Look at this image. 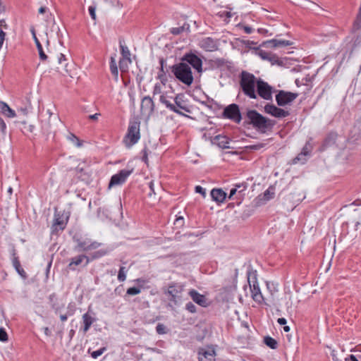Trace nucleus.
Listing matches in <instances>:
<instances>
[{"label": "nucleus", "instance_id": "f257e3e1", "mask_svg": "<svg viewBox=\"0 0 361 361\" xmlns=\"http://www.w3.org/2000/svg\"><path fill=\"white\" fill-rule=\"evenodd\" d=\"M54 108L52 106V108L43 109L39 114L41 132L47 139L51 134L54 133V126L61 122L59 116L54 112Z\"/></svg>", "mask_w": 361, "mask_h": 361}, {"label": "nucleus", "instance_id": "f03ea898", "mask_svg": "<svg viewBox=\"0 0 361 361\" xmlns=\"http://www.w3.org/2000/svg\"><path fill=\"white\" fill-rule=\"evenodd\" d=\"M246 118L247 123L261 133H266L267 130L271 129L274 126V122L259 113L256 110H249L247 112Z\"/></svg>", "mask_w": 361, "mask_h": 361}, {"label": "nucleus", "instance_id": "7ed1b4c3", "mask_svg": "<svg viewBox=\"0 0 361 361\" xmlns=\"http://www.w3.org/2000/svg\"><path fill=\"white\" fill-rule=\"evenodd\" d=\"M240 87L245 95L250 99H257L255 88L257 85L258 79L252 74L243 71L240 74Z\"/></svg>", "mask_w": 361, "mask_h": 361}, {"label": "nucleus", "instance_id": "20e7f679", "mask_svg": "<svg viewBox=\"0 0 361 361\" xmlns=\"http://www.w3.org/2000/svg\"><path fill=\"white\" fill-rule=\"evenodd\" d=\"M175 77L182 83L190 86L193 82V75L190 66L186 63H179L171 66Z\"/></svg>", "mask_w": 361, "mask_h": 361}, {"label": "nucleus", "instance_id": "39448f33", "mask_svg": "<svg viewBox=\"0 0 361 361\" xmlns=\"http://www.w3.org/2000/svg\"><path fill=\"white\" fill-rule=\"evenodd\" d=\"M140 139V123L137 121L129 123L128 131L123 138V143L127 148H130Z\"/></svg>", "mask_w": 361, "mask_h": 361}, {"label": "nucleus", "instance_id": "423d86ee", "mask_svg": "<svg viewBox=\"0 0 361 361\" xmlns=\"http://www.w3.org/2000/svg\"><path fill=\"white\" fill-rule=\"evenodd\" d=\"M222 116L224 118L230 119L236 123H240L242 119L239 106L236 104L227 106L224 109Z\"/></svg>", "mask_w": 361, "mask_h": 361}, {"label": "nucleus", "instance_id": "0eeeda50", "mask_svg": "<svg viewBox=\"0 0 361 361\" xmlns=\"http://www.w3.org/2000/svg\"><path fill=\"white\" fill-rule=\"evenodd\" d=\"M247 281L251 290L252 299L259 304L262 303L263 301V296L260 291L255 274H253L252 276L249 274Z\"/></svg>", "mask_w": 361, "mask_h": 361}, {"label": "nucleus", "instance_id": "6e6552de", "mask_svg": "<svg viewBox=\"0 0 361 361\" xmlns=\"http://www.w3.org/2000/svg\"><path fill=\"white\" fill-rule=\"evenodd\" d=\"M257 95L258 94L264 100L272 99V87L262 79H258L257 85Z\"/></svg>", "mask_w": 361, "mask_h": 361}, {"label": "nucleus", "instance_id": "1a4fd4ad", "mask_svg": "<svg viewBox=\"0 0 361 361\" xmlns=\"http://www.w3.org/2000/svg\"><path fill=\"white\" fill-rule=\"evenodd\" d=\"M298 93L279 90L278 94L276 95V101L279 106H283L291 103L298 97Z\"/></svg>", "mask_w": 361, "mask_h": 361}, {"label": "nucleus", "instance_id": "9d476101", "mask_svg": "<svg viewBox=\"0 0 361 361\" xmlns=\"http://www.w3.org/2000/svg\"><path fill=\"white\" fill-rule=\"evenodd\" d=\"M183 289L184 286L182 283H172L169 286L168 290L165 293L171 297V301L176 303L178 300L180 299Z\"/></svg>", "mask_w": 361, "mask_h": 361}, {"label": "nucleus", "instance_id": "9b49d317", "mask_svg": "<svg viewBox=\"0 0 361 361\" xmlns=\"http://www.w3.org/2000/svg\"><path fill=\"white\" fill-rule=\"evenodd\" d=\"M133 170L123 169L118 173L111 176L109 188L121 185L127 180L128 177L132 173Z\"/></svg>", "mask_w": 361, "mask_h": 361}, {"label": "nucleus", "instance_id": "f8f14e48", "mask_svg": "<svg viewBox=\"0 0 361 361\" xmlns=\"http://www.w3.org/2000/svg\"><path fill=\"white\" fill-rule=\"evenodd\" d=\"M182 60L191 65L198 73L202 71V61L197 55L186 54L183 56Z\"/></svg>", "mask_w": 361, "mask_h": 361}, {"label": "nucleus", "instance_id": "ddd939ff", "mask_svg": "<svg viewBox=\"0 0 361 361\" xmlns=\"http://www.w3.org/2000/svg\"><path fill=\"white\" fill-rule=\"evenodd\" d=\"M264 111L267 114L279 118H285L289 115L288 111L279 108L274 104L265 105Z\"/></svg>", "mask_w": 361, "mask_h": 361}, {"label": "nucleus", "instance_id": "4468645a", "mask_svg": "<svg viewBox=\"0 0 361 361\" xmlns=\"http://www.w3.org/2000/svg\"><path fill=\"white\" fill-rule=\"evenodd\" d=\"M141 112L142 114L151 115L154 110V103L149 96H145L141 101Z\"/></svg>", "mask_w": 361, "mask_h": 361}, {"label": "nucleus", "instance_id": "2eb2a0df", "mask_svg": "<svg viewBox=\"0 0 361 361\" xmlns=\"http://www.w3.org/2000/svg\"><path fill=\"white\" fill-rule=\"evenodd\" d=\"M293 44V42L289 40L286 39H273L268 41H266L263 43L264 46H266L267 47H288L291 46Z\"/></svg>", "mask_w": 361, "mask_h": 361}, {"label": "nucleus", "instance_id": "dca6fc26", "mask_svg": "<svg viewBox=\"0 0 361 361\" xmlns=\"http://www.w3.org/2000/svg\"><path fill=\"white\" fill-rule=\"evenodd\" d=\"M200 47L207 51H213L217 49V44L215 40L211 37H205L200 42Z\"/></svg>", "mask_w": 361, "mask_h": 361}, {"label": "nucleus", "instance_id": "f3484780", "mask_svg": "<svg viewBox=\"0 0 361 361\" xmlns=\"http://www.w3.org/2000/svg\"><path fill=\"white\" fill-rule=\"evenodd\" d=\"M199 361H214L215 350L214 349L204 350L201 349L199 351Z\"/></svg>", "mask_w": 361, "mask_h": 361}, {"label": "nucleus", "instance_id": "a211bd4d", "mask_svg": "<svg viewBox=\"0 0 361 361\" xmlns=\"http://www.w3.org/2000/svg\"><path fill=\"white\" fill-rule=\"evenodd\" d=\"M100 243L96 241L84 240L78 243V246L80 250L90 251L97 249L100 246Z\"/></svg>", "mask_w": 361, "mask_h": 361}, {"label": "nucleus", "instance_id": "6ab92c4d", "mask_svg": "<svg viewBox=\"0 0 361 361\" xmlns=\"http://www.w3.org/2000/svg\"><path fill=\"white\" fill-rule=\"evenodd\" d=\"M210 194L212 200L219 204L224 202L226 197V193L220 188L212 189Z\"/></svg>", "mask_w": 361, "mask_h": 361}, {"label": "nucleus", "instance_id": "aec40b11", "mask_svg": "<svg viewBox=\"0 0 361 361\" xmlns=\"http://www.w3.org/2000/svg\"><path fill=\"white\" fill-rule=\"evenodd\" d=\"M189 295L192 300L202 307L207 306V299L204 295L199 293L197 290L192 289L189 292Z\"/></svg>", "mask_w": 361, "mask_h": 361}, {"label": "nucleus", "instance_id": "412c9836", "mask_svg": "<svg viewBox=\"0 0 361 361\" xmlns=\"http://www.w3.org/2000/svg\"><path fill=\"white\" fill-rule=\"evenodd\" d=\"M159 101L161 104L165 105V106L167 109H169V110H171V111L175 112L179 115L185 116V114L183 113H182L181 111H180L179 109H178L176 108V106L173 103H172L170 100H169L168 98L166 97V96H165L164 94H161L160 96Z\"/></svg>", "mask_w": 361, "mask_h": 361}, {"label": "nucleus", "instance_id": "4be33fe9", "mask_svg": "<svg viewBox=\"0 0 361 361\" xmlns=\"http://www.w3.org/2000/svg\"><path fill=\"white\" fill-rule=\"evenodd\" d=\"M93 313L91 314L89 312L85 313L82 315V322H83V332L86 333L92 326V324L96 321V318L93 317Z\"/></svg>", "mask_w": 361, "mask_h": 361}, {"label": "nucleus", "instance_id": "5701e85b", "mask_svg": "<svg viewBox=\"0 0 361 361\" xmlns=\"http://www.w3.org/2000/svg\"><path fill=\"white\" fill-rule=\"evenodd\" d=\"M31 32H32V37H33V39H34V41L36 44V47H37V51H38V53H39V59L41 61H44L47 59V56L46 55V54L44 53V50H43V48H42V46L40 43V42L39 41V39H37V36H36V34H35V31L34 30V28H32L31 30Z\"/></svg>", "mask_w": 361, "mask_h": 361}, {"label": "nucleus", "instance_id": "b1692460", "mask_svg": "<svg viewBox=\"0 0 361 361\" xmlns=\"http://www.w3.org/2000/svg\"><path fill=\"white\" fill-rule=\"evenodd\" d=\"M85 259V266L87 265L90 262L89 258L85 255H78L76 257H74L71 259L70 264H68V267L70 269H74L73 267V265L78 266L80 265L83 260Z\"/></svg>", "mask_w": 361, "mask_h": 361}, {"label": "nucleus", "instance_id": "393cba45", "mask_svg": "<svg viewBox=\"0 0 361 361\" xmlns=\"http://www.w3.org/2000/svg\"><path fill=\"white\" fill-rule=\"evenodd\" d=\"M214 140L217 142V145L222 149H228L230 148L229 143L230 140L226 136L223 135H216Z\"/></svg>", "mask_w": 361, "mask_h": 361}, {"label": "nucleus", "instance_id": "a878e982", "mask_svg": "<svg viewBox=\"0 0 361 361\" xmlns=\"http://www.w3.org/2000/svg\"><path fill=\"white\" fill-rule=\"evenodd\" d=\"M8 25L4 19L0 20V50L1 49L6 38V32L4 30H7Z\"/></svg>", "mask_w": 361, "mask_h": 361}, {"label": "nucleus", "instance_id": "bb28decb", "mask_svg": "<svg viewBox=\"0 0 361 361\" xmlns=\"http://www.w3.org/2000/svg\"><path fill=\"white\" fill-rule=\"evenodd\" d=\"M0 109L1 113L4 114L8 118H13L16 116L15 111L13 109H11L7 104L4 102H1Z\"/></svg>", "mask_w": 361, "mask_h": 361}, {"label": "nucleus", "instance_id": "cd10ccee", "mask_svg": "<svg viewBox=\"0 0 361 361\" xmlns=\"http://www.w3.org/2000/svg\"><path fill=\"white\" fill-rule=\"evenodd\" d=\"M120 44V48H121V53L122 54L123 59L124 60H127L129 63H131L130 59V52L128 49V47L123 44L122 41H119Z\"/></svg>", "mask_w": 361, "mask_h": 361}, {"label": "nucleus", "instance_id": "c85d7f7f", "mask_svg": "<svg viewBox=\"0 0 361 361\" xmlns=\"http://www.w3.org/2000/svg\"><path fill=\"white\" fill-rule=\"evenodd\" d=\"M66 139L77 147H80L82 145V142L72 133L68 134Z\"/></svg>", "mask_w": 361, "mask_h": 361}, {"label": "nucleus", "instance_id": "c756f323", "mask_svg": "<svg viewBox=\"0 0 361 361\" xmlns=\"http://www.w3.org/2000/svg\"><path fill=\"white\" fill-rule=\"evenodd\" d=\"M13 266L16 270V271L22 276H25V271L23 270V269L21 267L20 261L17 257H14L13 259Z\"/></svg>", "mask_w": 361, "mask_h": 361}, {"label": "nucleus", "instance_id": "7c9ffc66", "mask_svg": "<svg viewBox=\"0 0 361 361\" xmlns=\"http://www.w3.org/2000/svg\"><path fill=\"white\" fill-rule=\"evenodd\" d=\"M23 127L21 130L24 134L32 133L35 131V126L32 124H27L25 121L21 122Z\"/></svg>", "mask_w": 361, "mask_h": 361}, {"label": "nucleus", "instance_id": "2f4dec72", "mask_svg": "<svg viewBox=\"0 0 361 361\" xmlns=\"http://www.w3.org/2000/svg\"><path fill=\"white\" fill-rule=\"evenodd\" d=\"M110 71L112 75L115 76L116 78H118V68L116 62V59L114 56L111 57V61H110Z\"/></svg>", "mask_w": 361, "mask_h": 361}, {"label": "nucleus", "instance_id": "473e14b6", "mask_svg": "<svg viewBox=\"0 0 361 361\" xmlns=\"http://www.w3.org/2000/svg\"><path fill=\"white\" fill-rule=\"evenodd\" d=\"M264 343L267 346H269L270 348L276 349L277 348L278 343H277V341L274 338H273L270 336H266V337H264Z\"/></svg>", "mask_w": 361, "mask_h": 361}, {"label": "nucleus", "instance_id": "72a5a7b5", "mask_svg": "<svg viewBox=\"0 0 361 361\" xmlns=\"http://www.w3.org/2000/svg\"><path fill=\"white\" fill-rule=\"evenodd\" d=\"M174 104L176 106V108L178 109H183L187 112H189V109H188V107H186L185 106H184L183 104V100L181 99V97L180 95H177L175 98H174Z\"/></svg>", "mask_w": 361, "mask_h": 361}, {"label": "nucleus", "instance_id": "f704fd0d", "mask_svg": "<svg viewBox=\"0 0 361 361\" xmlns=\"http://www.w3.org/2000/svg\"><path fill=\"white\" fill-rule=\"evenodd\" d=\"M308 154L309 152L307 149V146H305L303 148L302 152L293 159V162L297 163L299 161H302V163H304L305 160V157H306Z\"/></svg>", "mask_w": 361, "mask_h": 361}, {"label": "nucleus", "instance_id": "c9c22d12", "mask_svg": "<svg viewBox=\"0 0 361 361\" xmlns=\"http://www.w3.org/2000/svg\"><path fill=\"white\" fill-rule=\"evenodd\" d=\"M31 104L30 101H27L26 104L24 106H20L18 109V113H20L23 115H27L31 110Z\"/></svg>", "mask_w": 361, "mask_h": 361}, {"label": "nucleus", "instance_id": "e433bc0d", "mask_svg": "<svg viewBox=\"0 0 361 361\" xmlns=\"http://www.w3.org/2000/svg\"><path fill=\"white\" fill-rule=\"evenodd\" d=\"M126 269L124 267H121L118 274V280L123 282L126 279Z\"/></svg>", "mask_w": 361, "mask_h": 361}, {"label": "nucleus", "instance_id": "4c0bfd02", "mask_svg": "<svg viewBox=\"0 0 361 361\" xmlns=\"http://www.w3.org/2000/svg\"><path fill=\"white\" fill-rule=\"evenodd\" d=\"M66 222L60 217H56L54 223V226H56V229L59 227L61 230L65 228Z\"/></svg>", "mask_w": 361, "mask_h": 361}, {"label": "nucleus", "instance_id": "58836bf2", "mask_svg": "<svg viewBox=\"0 0 361 361\" xmlns=\"http://www.w3.org/2000/svg\"><path fill=\"white\" fill-rule=\"evenodd\" d=\"M273 195H274V193H270V191L269 190H267L264 191V192L263 193L262 197H261V195L258 197L259 200H263L264 202H266L267 201L269 200L270 199H271L273 197Z\"/></svg>", "mask_w": 361, "mask_h": 361}, {"label": "nucleus", "instance_id": "ea45409f", "mask_svg": "<svg viewBox=\"0 0 361 361\" xmlns=\"http://www.w3.org/2000/svg\"><path fill=\"white\" fill-rule=\"evenodd\" d=\"M257 54L263 60H268L271 53L264 51L262 49H257Z\"/></svg>", "mask_w": 361, "mask_h": 361}, {"label": "nucleus", "instance_id": "a19ab883", "mask_svg": "<svg viewBox=\"0 0 361 361\" xmlns=\"http://www.w3.org/2000/svg\"><path fill=\"white\" fill-rule=\"evenodd\" d=\"M141 289L137 287H130L127 289L126 293L129 295H135L140 293Z\"/></svg>", "mask_w": 361, "mask_h": 361}, {"label": "nucleus", "instance_id": "79ce46f5", "mask_svg": "<svg viewBox=\"0 0 361 361\" xmlns=\"http://www.w3.org/2000/svg\"><path fill=\"white\" fill-rule=\"evenodd\" d=\"M241 187H243V188L241 190H239V192H242V191H243V190H245V188H246V186H245V185H235V188H232V189L230 190V194H229L228 198H229V199L232 198V197H233V196L236 193V192H237V190H238V188H241Z\"/></svg>", "mask_w": 361, "mask_h": 361}, {"label": "nucleus", "instance_id": "37998d69", "mask_svg": "<svg viewBox=\"0 0 361 361\" xmlns=\"http://www.w3.org/2000/svg\"><path fill=\"white\" fill-rule=\"evenodd\" d=\"M106 350V348L105 347H103L97 350L93 351L91 353V357L94 359H96L100 355H102Z\"/></svg>", "mask_w": 361, "mask_h": 361}, {"label": "nucleus", "instance_id": "c03bdc74", "mask_svg": "<svg viewBox=\"0 0 361 361\" xmlns=\"http://www.w3.org/2000/svg\"><path fill=\"white\" fill-rule=\"evenodd\" d=\"M336 138V135L335 133H330L324 141L325 145H329L331 143H334Z\"/></svg>", "mask_w": 361, "mask_h": 361}, {"label": "nucleus", "instance_id": "a18cd8bd", "mask_svg": "<svg viewBox=\"0 0 361 361\" xmlns=\"http://www.w3.org/2000/svg\"><path fill=\"white\" fill-rule=\"evenodd\" d=\"M128 61L124 59H120L119 61V68L122 72H125L128 69Z\"/></svg>", "mask_w": 361, "mask_h": 361}, {"label": "nucleus", "instance_id": "49530a36", "mask_svg": "<svg viewBox=\"0 0 361 361\" xmlns=\"http://www.w3.org/2000/svg\"><path fill=\"white\" fill-rule=\"evenodd\" d=\"M265 145H266L265 143L259 142V143H257L255 145H250L247 147V148L250 149H252V150H259V149L264 147Z\"/></svg>", "mask_w": 361, "mask_h": 361}, {"label": "nucleus", "instance_id": "de8ad7c7", "mask_svg": "<svg viewBox=\"0 0 361 361\" xmlns=\"http://www.w3.org/2000/svg\"><path fill=\"white\" fill-rule=\"evenodd\" d=\"M38 12H39V13H40V14L47 13V19H48L49 18H51V17H52L51 13L49 11V9H48L46 6H41V7L39 8Z\"/></svg>", "mask_w": 361, "mask_h": 361}, {"label": "nucleus", "instance_id": "09e8293b", "mask_svg": "<svg viewBox=\"0 0 361 361\" xmlns=\"http://www.w3.org/2000/svg\"><path fill=\"white\" fill-rule=\"evenodd\" d=\"M156 331L158 334H164L166 333V326L163 324H158L156 326Z\"/></svg>", "mask_w": 361, "mask_h": 361}, {"label": "nucleus", "instance_id": "8fccbe9b", "mask_svg": "<svg viewBox=\"0 0 361 361\" xmlns=\"http://www.w3.org/2000/svg\"><path fill=\"white\" fill-rule=\"evenodd\" d=\"M185 309L191 313L196 312V306L191 302L186 304Z\"/></svg>", "mask_w": 361, "mask_h": 361}, {"label": "nucleus", "instance_id": "3c124183", "mask_svg": "<svg viewBox=\"0 0 361 361\" xmlns=\"http://www.w3.org/2000/svg\"><path fill=\"white\" fill-rule=\"evenodd\" d=\"M0 130L2 136H5L6 133V125L2 118L0 117Z\"/></svg>", "mask_w": 361, "mask_h": 361}, {"label": "nucleus", "instance_id": "603ef678", "mask_svg": "<svg viewBox=\"0 0 361 361\" xmlns=\"http://www.w3.org/2000/svg\"><path fill=\"white\" fill-rule=\"evenodd\" d=\"M8 340V335L6 331L4 328H0V341H6Z\"/></svg>", "mask_w": 361, "mask_h": 361}, {"label": "nucleus", "instance_id": "864d4df0", "mask_svg": "<svg viewBox=\"0 0 361 361\" xmlns=\"http://www.w3.org/2000/svg\"><path fill=\"white\" fill-rule=\"evenodd\" d=\"M106 252L104 251L103 250H99L92 255V259L99 258L106 255Z\"/></svg>", "mask_w": 361, "mask_h": 361}, {"label": "nucleus", "instance_id": "5fc2aeb1", "mask_svg": "<svg viewBox=\"0 0 361 361\" xmlns=\"http://www.w3.org/2000/svg\"><path fill=\"white\" fill-rule=\"evenodd\" d=\"M96 8L93 6H90L88 8L89 13L92 18V20H96V13H95Z\"/></svg>", "mask_w": 361, "mask_h": 361}, {"label": "nucleus", "instance_id": "6e6d98bb", "mask_svg": "<svg viewBox=\"0 0 361 361\" xmlns=\"http://www.w3.org/2000/svg\"><path fill=\"white\" fill-rule=\"evenodd\" d=\"M106 2H109L111 4L112 6L121 8L122 7V4L120 3L118 0H104Z\"/></svg>", "mask_w": 361, "mask_h": 361}, {"label": "nucleus", "instance_id": "4d7b16f0", "mask_svg": "<svg viewBox=\"0 0 361 361\" xmlns=\"http://www.w3.org/2000/svg\"><path fill=\"white\" fill-rule=\"evenodd\" d=\"M267 61H270L271 64H275L279 63V59L275 54H271Z\"/></svg>", "mask_w": 361, "mask_h": 361}, {"label": "nucleus", "instance_id": "13d9d810", "mask_svg": "<svg viewBox=\"0 0 361 361\" xmlns=\"http://www.w3.org/2000/svg\"><path fill=\"white\" fill-rule=\"evenodd\" d=\"M196 192L201 194L204 197L206 196L205 189L200 185H197L195 188Z\"/></svg>", "mask_w": 361, "mask_h": 361}, {"label": "nucleus", "instance_id": "bf43d9fd", "mask_svg": "<svg viewBox=\"0 0 361 361\" xmlns=\"http://www.w3.org/2000/svg\"><path fill=\"white\" fill-rule=\"evenodd\" d=\"M161 92V86L159 84H156L154 87V89H153V94L155 95V94H160Z\"/></svg>", "mask_w": 361, "mask_h": 361}, {"label": "nucleus", "instance_id": "052dcab7", "mask_svg": "<svg viewBox=\"0 0 361 361\" xmlns=\"http://www.w3.org/2000/svg\"><path fill=\"white\" fill-rule=\"evenodd\" d=\"M183 30V28L181 27H173L171 30V32L173 35H178Z\"/></svg>", "mask_w": 361, "mask_h": 361}, {"label": "nucleus", "instance_id": "680f3d73", "mask_svg": "<svg viewBox=\"0 0 361 361\" xmlns=\"http://www.w3.org/2000/svg\"><path fill=\"white\" fill-rule=\"evenodd\" d=\"M158 78L163 84H165V82L166 81L165 73H159Z\"/></svg>", "mask_w": 361, "mask_h": 361}, {"label": "nucleus", "instance_id": "e2e57ef3", "mask_svg": "<svg viewBox=\"0 0 361 361\" xmlns=\"http://www.w3.org/2000/svg\"><path fill=\"white\" fill-rule=\"evenodd\" d=\"M66 61V56L63 54H60V55L59 56V58H58L59 63L61 64L63 61Z\"/></svg>", "mask_w": 361, "mask_h": 361}, {"label": "nucleus", "instance_id": "0e129e2a", "mask_svg": "<svg viewBox=\"0 0 361 361\" xmlns=\"http://www.w3.org/2000/svg\"><path fill=\"white\" fill-rule=\"evenodd\" d=\"M243 30L247 34H250L252 32V28L247 25L243 26Z\"/></svg>", "mask_w": 361, "mask_h": 361}, {"label": "nucleus", "instance_id": "69168bd1", "mask_svg": "<svg viewBox=\"0 0 361 361\" xmlns=\"http://www.w3.org/2000/svg\"><path fill=\"white\" fill-rule=\"evenodd\" d=\"M142 153H143V156H142V160L147 163V149L145 148L143 150H142Z\"/></svg>", "mask_w": 361, "mask_h": 361}, {"label": "nucleus", "instance_id": "338daca9", "mask_svg": "<svg viewBox=\"0 0 361 361\" xmlns=\"http://www.w3.org/2000/svg\"><path fill=\"white\" fill-rule=\"evenodd\" d=\"M277 322L280 325H285L287 322L286 319L283 317L279 318Z\"/></svg>", "mask_w": 361, "mask_h": 361}, {"label": "nucleus", "instance_id": "774afa93", "mask_svg": "<svg viewBox=\"0 0 361 361\" xmlns=\"http://www.w3.org/2000/svg\"><path fill=\"white\" fill-rule=\"evenodd\" d=\"M345 361H358L355 355H350L348 357L345 358Z\"/></svg>", "mask_w": 361, "mask_h": 361}]
</instances>
